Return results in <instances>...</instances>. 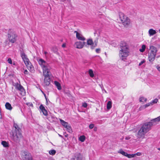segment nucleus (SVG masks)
I'll return each instance as SVG.
<instances>
[{"label": "nucleus", "instance_id": "29", "mask_svg": "<svg viewBox=\"0 0 160 160\" xmlns=\"http://www.w3.org/2000/svg\"><path fill=\"white\" fill-rule=\"evenodd\" d=\"M56 153V151L54 149L51 150L49 152V153L50 155H54Z\"/></svg>", "mask_w": 160, "mask_h": 160}, {"label": "nucleus", "instance_id": "48", "mask_svg": "<svg viewBox=\"0 0 160 160\" xmlns=\"http://www.w3.org/2000/svg\"><path fill=\"white\" fill-rule=\"evenodd\" d=\"M58 135H59V137H61V138H62V136L61 135H60V134H58Z\"/></svg>", "mask_w": 160, "mask_h": 160}, {"label": "nucleus", "instance_id": "13", "mask_svg": "<svg viewBox=\"0 0 160 160\" xmlns=\"http://www.w3.org/2000/svg\"><path fill=\"white\" fill-rule=\"evenodd\" d=\"M75 33H76V38L80 40L84 41L85 40V38L83 37L81 34L78 33L77 31H75Z\"/></svg>", "mask_w": 160, "mask_h": 160}, {"label": "nucleus", "instance_id": "19", "mask_svg": "<svg viewBox=\"0 0 160 160\" xmlns=\"http://www.w3.org/2000/svg\"><path fill=\"white\" fill-rule=\"evenodd\" d=\"M1 144L5 148H7L9 147V144L7 142L3 141L1 142Z\"/></svg>", "mask_w": 160, "mask_h": 160}, {"label": "nucleus", "instance_id": "30", "mask_svg": "<svg viewBox=\"0 0 160 160\" xmlns=\"http://www.w3.org/2000/svg\"><path fill=\"white\" fill-rule=\"evenodd\" d=\"M158 102V99L156 98L153 100L151 102H150L151 104V105H152L155 103H156Z\"/></svg>", "mask_w": 160, "mask_h": 160}, {"label": "nucleus", "instance_id": "4", "mask_svg": "<svg viewBox=\"0 0 160 160\" xmlns=\"http://www.w3.org/2000/svg\"><path fill=\"white\" fill-rule=\"evenodd\" d=\"M13 127L15 129L13 132L12 139L14 142L18 143L23 137L21 133V130L16 123H14Z\"/></svg>", "mask_w": 160, "mask_h": 160}, {"label": "nucleus", "instance_id": "7", "mask_svg": "<svg viewBox=\"0 0 160 160\" xmlns=\"http://www.w3.org/2000/svg\"><path fill=\"white\" fill-rule=\"evenodd\" d=\"M119 18L123 25L125 26H128L130 23V20L124 14L121 13L119 14Z\"/></svg>", "mask_w": 160, "mask_h": 160}, {"label": "nucleus", "instance_id": "33", "mask_svg": "<svg viewBox=\"0 0 160 160\" xmlns=\"http://www.w3.org/2000/svg\"><path fill=\"white\" fill-rule=\"evenodd\" d=\"M52 50L55 53L57 54L58 53V49L56 47H53L52 48Z\"/></svg>", "mask_w": 160, "mask_h": 160}, {"label": "nucleus", "instance_id": "34", "mask_svg": "<svg viewBox=\"0 0 160 160\" xmlns=\"http://www.w3.org/2000/svg\"><path fill=\"white\" fill-rule=\"evenodd\" d=\"M135 155L136 154H128V157L129 158H131L134 157Z\"/></svg>", "mask_w": 160, "mask_h": 160}, {"label": "nucleus", "instance_id": "31", "mask_svg": "<svg viewBox=\"0 0 160 160\" xmlns=\"http://www.w3.org/2000/svg\"><path fill=\"white\" fill-rule=\"evenodd\" d=\"M147 101V99L144 97H141L139 98V101L140 102H146Z\"/></svg>", "mask_w": 160, "mask_h": 160}, {"label": "nucleus", "instance_id": "52", "mask_svg": "<svg viewBox=\"0 0 160 160\" xmlns=\"http://www.w3.org/2000/svg\"><path fill=\"white\" fill-rule=\"evenodd\" d=\"M158 150H159V151H160V148H158Z\"/></svg>", "mask_w": 160, "mask_h": 160}, {"label": "nucleus", "instance_id": "9", "mask_svg": "<svg viewBox=\"0 0 160 160\" xmlns=\"http://www.w3.org/2000/svg\"><path fill=\"white\" fill-rule=\"evenodd\" d=\"M98 41H95L93 43V41L92 39H89L87 40V43L88 45H92L91 48L92 49H93L97 46V43Z\"/></svg>", "mask_w": 160, "mask_h": 160}, {"label": "nucleus", "instance_id": "36", "mask_svg": "<svg viewBox=\"0 0 160 160\" xmlns=\"http://www.w3.org/2000/svg\"><path fill=\"white\" fill-rule=\"evenodd\" d=\"M94 124H91L89 125V128L90 129H92L94 127Z\"/></svg>", "mask_w": 160, "mask_h": 160}, {"label": "nucleus", "instance_id": "18", "mask_svg": "<svg viewBox=\"0 0 160 160\" xmlns=\"http://www.w3.org/2000/svg\"><path fill=\"white\" fill-rule=\"evenodd\" d=\"M118 153H120L122 155L128 157V153L126 152H124L122 149H120L118 151Z\"/></svg>", "mask_w": 160, "mask_h": 160}, {"label": "nucleus", "instance_id": "17", "mask_svg": "<svg viewBox=\"0 0 160 160\" xmlns=\"http://www.w3.org/2000/svg\"><path fill=\"white\" fill-rule=\"evenodd\" d=\"M28 69L31 72H32L34 71L33 67L30 63L27 65H26Z\"/></svg>", "mask_w": 160, "mask_h": 160}, {"label": "nucleus", "instance_id": "16", "mask_svg": "<svg viewBox=\"0 0 160 160\" xmlns=\"http://www.w3.org/2000/svg\"><path fill=\"white\" fill-rule=\"evenodd\" d=\"M148 33L149 36H151L155 34L157 32L155 30H153V29H150L148 31Z\"/></svg>", "mask_w": 160, "mask_h": 160}, {"label": "nucleus", "instance_id": "27", "mask_svg": "<svg viewBox=\"0 0 160 160\" xmlns=\"http://www.w3.org/2000/svg\"><path fill=\"white\" fill-rule=\"evenodd\" d=\"M23 61L26 65H28L29 64L31 63L30 62H29L28 58L25 59L23 60Z\"/></svg>", "mask_w": 160, "mask_h": 160}, {"label": "nucleus", "instance_id": "21", "mask_svg": "<svg viewBox=\"0 0 160 160\" xmlns=\"http://www.w3.org/2000/svg\"><path fill=\"white\" fill-rule=\"evenodd\" d=\"M54 84L57 87V88L58 90H61V87L60 83L57 81H54Z\"/></svg>", "mask_w": 160, "mask_h": 160}, {"label": "nucleus", "instance_id": "47", "mask_svg": "<svg viewBox=\"0 0 160 160\" xmlns=\"http://www.w3.org/2000/svg\"><path fill=\"white\" fill-rule=\"evenodd\" d=\"M48 53V52H46V51H45L44 52V54H45V55H46Z\"/></svg>", "mask_w": 160, "mask_h": 160}, {"label": "nucleus", "instance_id": "1", "mask_svg": "<svg viewBox=\"0 0 160 160\" xmlns=\"http://www.w3.org/2000/svg\"><path fill=\"white\" fill-rule=\"evenodd\" d=\"M159 121L160 116L151 120L149 122L143 123L138 132L137 137L138 138H144L145 134L151 129L152 127L156 125Z\"/></svg>", "mask_w": 160, "mask_h": 160}, {"label": "nucleus", "instance_id": "26", "mask_svg": "<svg viewBox=\"0 0 160 160\" xmlns=\"http://www.w3.org/2000/svg\"><path fill=\"white\" fill-rule=\"evenodd\" d=\"M85 139V137L84 135L80 136L79 138V140L81 142H83Z\"/></svg>", "mask_w": 160, "mask_h": 160}, {"label": "nucleus", "instance_id": "8", "mask_svg": "<svg viewBox=\"0 0 160 160\" xmlns=\"http://www.w3.org/2000/svg\"><path fill=\"white\" fill-rule=\"evenodd\" d=\"M13 85L17 90L20 91L22 92H24L25 90L24 88L20 83L18 82L14 83Z\"/></svg>", "mask_w": 160, "mask_h": 160}, {"label": "nucleus", "instance_id": "10", "mask_svg": "<svg viewBox=\"0 0 160 160\" xmlns=\"http://www.w3.org/2000/svg\"><path fill=\"white\" fill-rule=\"evenodd\" d=\"M23 158L24 160H32V157L30 154L26 152H23Z\"/></svg>", "mask_w": 160, "mask_h": 160}, {"label": "nucleus", "instance_id": "50", "mask_svg": "<svg viewBox=\"0 0 160 160\" xmlns=\"http://www.w3.org/2000/svg\"><path fill=\"white\" fill-rule=\"evenodd\" d=\"M13 65H15V62H13Z\"/></svg>", "mask_w": 160, "mask_h": 160}, {"label": "nucleus", "instance_id": "35", "mask_svg": "<svg viewBox=\"0 0 160 160\" xmlns=\"http://www.w3.org/2000/svg\"><path fill=\"white\" fill-rule=\"evenodd\" d=\"M88 106V104L86 102H83L82 103V106L84 108H86Z\"/></svg>", "mask_w": 160, "mask_h": 160}, {"label": "nucleus", "instance_id": "15", "mask_svg": "<svg viewBox=\"0 0 160 160\" xmlns=\"http://www.w3.org/2000/svg\"><path fill=\"white\" fill-rule=\"evenodd\" d=\"M5 107L6 109L10 111H11L12 108L11 104L8 102H7L5 104Z\"/></svg>", "mask_w": 160, "mask_h": 160}, {"label": "nucleus", "instance_id": "2", "mask_svg": "<svg viewBox=\"0 0 160 160\" xmlns=\"http://www.w3.org/2000/svg\"><path fill=\"white\" fill-rule=\"evenodd\" d=\"M38 62L42 70L43 75L44 77L43 85L48 86L50 83L51 68L48 62L42 58L40 59Z\"/></svg>", "mask_w": 160, "mask_h": 160}, {"label": "nucleus", "instance_id": "37", "mask_svg": "<svg viewBox=\"0 0 160 160\" xmlns=\"http://www.w3.org/2000/svg\"><path fill=\"white\" fill-rule=\"evenodd\" d=\"M150 105H151V104L150 103V102H149V103H148L146 104L144 106V108H146L148 107Z\"/></svg>", "mask_w": 160, "mask_h": 160}, {"label": "nucleus", "instance_id": "3", "mask_svg": "<svg viewBox=\"0 0 160 160\" xmlns=\"http://www.w3.org/2000/svg\"><path fill=\"white\" fill-rule=\"evenodd\" d=\"M120 50L119 51L120 58L122 60H125L129 56L130 53L129 46L124 42H122L120 44Z\"/></svg>", "mask_w": 160, "mask_h": 160}, {"label": "nucleus", "instance_id": "41", "mask_svg": "<svg viewBox=\"0 0 160 160\" xmlns=\"http://www.w3.org/2000/svg\"><path fill=\"white\" fill-rule=\"evenodd\" d=\"M156 68L160 72V67L158 66H157L156 67Z\"/></svg>", "mask_w": 160, "mask_h": 160}, {"label": "nucleus", "instance_id": "43", "mask_svg": "<svg viewBox=\"0 0 160 160\" xmlns=\"http://www.w3.org/2000/svg\"><path fill=\"white\" fill-rule=\"evenodd\" d=\"M25 74H28V71L27 70H25L24 71Z\"/></svg>", "mask_w": 160, "mask_h": 160}, {"label": "nucleus", "instance_id": "40", "mask_svg": "<svg viewBox=\"0 0 160 160\" xmlns=\"http://www.w3.org/2000/svg\"><path fill=\"white\" fill-rule=\"evenodd\" d=\"M145 61H142L139 64V66H141V65H142L143 63H144V62Z\"/></svg>", "mask_w": 160, "mask_h": 160}, {"label": "nucleus", "instance_id": "22", "mask_svg": "<svg viewBox=\"0 0 160 160\" xmlns=\"http://www.w3.org/2000/svg\"><path fill=\"white\" fill-rule=\"evenodd\" d=\"M60 121L62 125H63L64 127L67 126V125L68 124V122L64 121V120L61 119H60Z\"/></svg>", "mask_w": 160, "mask_h": 160}, {"label": "nucleus", "instance_id": "39", "mask_svg": "<svg viewBox=\"0 0 160 160\" xmlns=\"http://www.w3.org/2000/svg\"><path fill=\"white\" fill-rule=\"evenodd\" d=\"M100 48H97L96 49V52L97 53H99L100 52Z\"/></svg>", "mask_w": 160, "mask_h": 160}, {"label": "nucleus", "instance_id": "44", "mask_svg": "<svg viewBox=\"0 0 160 160\" xmlns=\"http://www.w3.org/2000/svg\"><path fill=\"white\" fill-rule=\"evenodd\" d=\"M65 46H66V44L65 43H64L62 45V47L63 48H64L65 47Z\"/></svg>", "mask_w": 160, "mask_h": 160}, {"label": "nucleus", "instance_id": "51", "mask_svg": "<svg viewBox=\"0 0 160 160\" xmlns=\"http://www.w3.org/2000/svg\"><path fill=\"white\" fill-rule=\"evenodd\" d=\"M68 135L67 134L66 135H65V137H68Z\"/></svg>", "mask_w": 160, "mask_h": 160}, {"label": "nucleus", "instance_id": "11", "mask_svg": "<svg viewBox=\"0 0 160 160\" xmlns=\"http://www.w3.org/2000/svg\"><path fill=\"white\" fill-rule=\"evenodd\" d=\"M85 43L84 42H77L75 43V45L77 48L81 49L83 48Z\"/></svg>", "mask_w": 160, "mask_h": 160}, {"label": "nucleus", "instance_id": "53", "mask_svg": "<svg viewBox=\"0 0 160 160\" xmlns=\"http://www.w3.org/2000/svg\"><path fill=\"white\" fill-rule=\"evenodd\" d=\"M159 32H160V29H159Z\"/></svg>", "mask_w": 160, "mask_h": 160}, {"label": "nucleus", "instance_id": "5", "mask_svg": "<svg viewBox=\"0 0 160 160\" xmlns=\"http://www.w3.org/2000/svg\"><path fill=\"white\" fill-rule=\"evenodd\" d=\"M8 39L12 43H15L18 39V36L16 32L11 29L8 30Z\"/></svg>", "mask_w": 160, "mask_h": 160}, {"label": "nucleus", "instance_id": "45", "mask_svg": "<svg viewBox=\"0 0 160 160\" xmlns=\"http://www.w3.org/2000/svg\"><path fill=\"white\" fill-rule=\"evenodd\" d=\"M136 155H137L138 156H139L140 155V153L139 152H138L135 154Z\"/></svg>", "mask_w": 160, "mask_h": 160}, {"label": "nucleus", "instance_id": "38", "mask_svg": "<svg viewBox=\"0 0 160 160\" xmlns=\"http://www.w3.org/2000/svg\"><path fill=\"white\" fill-rule=\"evenodd\" d=\"M8 63L10 64H12V61L11 58H9L8 60Z\"/></svg>", "mask_w": 160, "mask_h": 160}, {"label": "nucleus", "instance_id": "42", "mask_svg": "<svg viewBox=\"0 0 160 160\" xmlns=\"http://www.w3.org/2000/svg\"><path fill=\"white\" fill-rule=\"evenodd\" d=\"M130 139V137L129 136L126 137L125 138V139L127 140H129Z\"/></svg>", "mask_w": 160, "mask_h": 160}, {"label": "nucleus", "instance_id": "25", "mask_svg": "<svg viewBox=\"0 0 160 160\" xmlns=\"http://www.w3.org/2000/svg\"><path fill=\"white\" fill-rule=\"evenodd\" d=\"M65 128H66V130H68L69 132H72L71 127L68 124L67 125V126H66Z\"/></svg>", "mask_w": 160, "mask_h": 160}, {"label": "nucleus", "instance_id": "32", "mask_svg": "<svg viewBox=\"0 0 160 160\" xmlns=\"http://www.w3.org/2000/svg\"><path fill=\"white\" fill-rule=\"evenodd\" d=\"M88 73L90 76L91 77H93L94 76L93 71L92 69H90L89 70Z\"/></svg>", "mask_w": 160, "mask_h": 160}, {"label": "nucleus", "instance_id": "6", "mask_svg": "<svg viewBox=\"0 0 160 160\" xmlns=\"http://www.w3.org/2000/svg\"><path fill=\"white\" fill-rule=\"evenodd\" d=\"M157 51L156 48L153 46L150 47V52L149 53L148 58L149 61L152 62L154 60Z\"/></svg>", "mask_w": 160, "mask_h": 160}, {"label": "nucleus", "instance_id": "24", "mask_svg": "<svg viewBox=\"0 0 160 160\" xmlns=\"http://www.w3.org/2000/svg\"><path fill=\"white\" fill-rule=\"evenodd\" d=\"M65 128H66V130H68L69 132H72L71 127L68 124L67 125V126H66Z\"/></svg>", "mask_w": 160, "mask_h": 160}, {"label": "nucleus", "instance_id": "14", "mask_svg": "<svg viewBox=\"0 0 160 160\" xmlns=\"http://www.w3.org/2000/svg\"><path fill=\"white\" fill-rule=\"evenodd\" d=\"M82 155L80 153L76 154L74 158H72V160H82Z\"/></svg>", "mask_w": 160, "mask_h": 160}, {"label": "nucleus", "instance_id": "23", "mask_svg": "<svg viewBox=\"0 0 160 160\" xmlns=\"http://www.w3.org/2000/svg\"><path fill=\"white\" fill-rule=\"evenodd\" d=\"M112 102L110 101H109L107 104V109L108 110L110 109L112 107Z\"/></svg>", "mask_w": 160, "mask_h": 160}, {"label": "nucleus", "instance_id": "28", "mask_svg": "<svg viewBox=\"0 0 160 160\" xmlns=\"http://www.w3.org/2000/svg\"><path fill=\"white\" fill-rule=\"evenodd\" d=\"M146 48V46L145 45H142L141 48L139 49V51L141 52H143L145 50Z\"/></svg>", "mask_w": 160, "mask_h": 160}, {"label": "nucleus", "instance_id": "20", "mask_svg": "<svg viewBox=\"0 0 160 160\" xmlns=\"http://www.w3.org/2000/svg\"><path fill=\"white\" fill-rule=\"evenodd\" d=\"M20 55L23 60L28 58L27 56L23 52L21 51V52Z\"/></svg>", "mask_w": 160, "mask_h": 160}, {"label": "nucleus", "instance_id": "46", "mask_svg": "<svg viewBox=\"0 0 160 160\" xmlns=\"http://www.w3.org/2000/svg\"><path fill=\"white\" fill-rule=\"evenodd\" d=\"M42 92L43 93V94H44V96H45V98L46 100L47 101V98L46 97V95L42 91Z\"/></svg>", "mask_w": 160, "mask_h": 160}, {"label": "nucleus", "instance_id": "12", "mask_svg": "<svg viewBox=\"0 0 160 160\" xmlns=\"http://www.w3.org/2000/svg\"><path fill=\"white\" fill-rule=\"evenodd\" d=\"M39 108L40 110L41 111L43 114L45 116H47L48 115V112L45 109V107L43 106L41 104L39 107Z\"/></svg>", "mask_w": 160, "mask_h": 160}, {"label": "nucleus", "instance_id": "49", "mask_svg": "<svg viewBox=\"0 0 160 160\" xmlns=\"http://www.w3.org/2000/svg\"><path fill=\"white\" fill-rule=\"evenodd\" d=\"M94 130L95 131H96L97 130V128H94Z\"/></svg>", "mask_w": 160, "mask_h": 160}]
</instances>
